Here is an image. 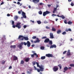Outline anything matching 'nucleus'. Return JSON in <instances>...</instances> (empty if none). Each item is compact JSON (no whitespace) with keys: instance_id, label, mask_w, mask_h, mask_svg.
<instances>
[{"instance_id":"47","label":"nucleus","mask_w":74,"mask_h":74,"mask_svg":"<svg viewBox=\"0 0 74 74\" xmlns=\"http://www.w3.org/2000/svg\"><path fill=\"white\" fill-rule=\"evenodd\" d=\"M47 6L49 8H50V7L51 6V5H47Z\"/></svg>"},{"instance_id":"30","label":"nucleus","mask_w":74,"mask_h":74,"mask_svg":"<svg viewBox=\"0 0 74 74\" xmlns=\"http://www.w3.org/2000/svg\"><path fill=\"white\" fill-rule=\"evenodd\" d=\"M44 48H45V47L43 46H41L40 47V49L42 50H44Z\"/></svg>"},{"instance_id":"2","label":"nucleus","mask_w":74,"mask_h":74,"mask_svg":"<svg viewBox=\"0 0 74 74\" xmlns=\"http://www.w3.org/2000/svg\"><path fill=\"white\" fill-rule=\"evenodd\" d=\"M50 13H51V12L48 11V10H47L46 11L43 12V15L44 16H45L46 15H48V14H49Z\"/></svg>"},{"instance_id":"46","label":"nucleus","mask_w":74,"mask_h":74,"mask_svg":"<svg viewBox=\"0 0 74 74\" xmlns=\"http://www.w3.org/2000/svg\"><path fill=\"white\" fill-rule=\"evenodd\" d=\"M30 21L31 22H32V23H34V21H33L32 20H31Z\"/></svg>"},{"instance_id":"8","label":"nucleus","mask_w":74,"mask_h":74,"mask_svg":"<svg viewBox=\"0 0 74 74\" xmlns=\"http://www.w3.org/2000/svg\"><path fill=\"white\" fill-rule=\"evenodd\" d=\"M49 41V39L48 38H47L44 41L45 43H48Z\"/></svg>"},{"instance_id":"23","label":"nucleus","mask_w":74,"mask_h":74,"mask_svg":"<svg viewBox=\"0 0 74 74\" xmlns=\"http://www.w3.org/2000/svg\"><path fill=\"white\" fill-rule=\"evenodd\" d=\"M37 22L38 25H40L41 23V21H37Z\"/></svg>"},{"instance_id":"48","label":"nucleus","mask_w":74,"mask_h":74,"mask_svg":"<svg viewBox=\"0 0 74 74\" xmlns=\"http://www.w3.org/2000/svg\"><path fill=\"white\" fill-rule=\"evenodd\" d=\"M65 32H69V29H66L65 30Z\"/></svg>"},{"instance_id":"45","label":"nucleus","mask_w":74,"mask_h":74,"mask_svg":"<svg viewBox=\"0 0 74 74\" xmlns=\"http://www.w3.org/2000/svg\"><path fill=\"white\" fill-rule=\"evenodd\" d=\"M42 39H44L45 38H47V37L46 36H44V37H42Z\"/></svg>"},{"instance_id":"63","label":"nucleus","mask_w":74,"mask_h":74,"mask_svg":"<svg viewBox=\"0 0 74 74\" xmlns=\"http://www.w3.org/2000/svg\"><path fill=\"white\" fill-rule=\"evenodd\" d=\"M68 69L69 70H70V69H71V67H69L68 68Z\"/></svg>"},{"instance_id":"1","label":"nucleus","mask_w":74,"mask_h":74,"mask_svg":"<svg viewBox=\"0 0 74 74\" xmlns=\"http://www.w3.org/2000/svg\"><path fill=\"white\" fill-rule=\"evenodd\" d=\"M20 24H21V23H18L16 25H13L12 27L13 28H15V27H18V29H21V25H20Z\"/></svg>"},{"instance_id":"24","label":"nucleus","mask_w":74,"mask_h":74,"mask_svg":"<svg viewBox=\"0 0 74 74\" xmlns=\"http://www.w3.org/2000/svg\"><path fill=\"white\" fill-rule=\"evenodd\" d=\"M14 19L16 21V20H17L18 19V17L17 16H15L14 18Z\"/></svg>"},{"instance_id":"3","label":"nucleus","mask_w":74,"mask_h":74,"mask_svg":"<svg viewBox=\"0 0 74 74\" xmlns=\"http://www.w3.org/2000/svg\"><path fill=\"white\" fill-rule=\"evenodd\" d=\"M53 70L54 71H57L58 70V67L57 66H55L53 68Z\"/></svg>"},{"instance_id":"60","label":"nucleus","mask_w":74,"mask_h":74,"mask_svg":"<svg viewBox=\"0 0 74 74\" xmlns=\"http://www.w3.org/2000/svg\"><path fill=\"white\" fill-rule=\"evenodd\" d=\"M21 45H23V42H21L20 44Z\"/></svg>"},{"instance_id":"28","label":"nucleus","mask_w":74,"mask_h":74,"mask_svg":"<svg viewBox=\"0 0 74 74\" xmlns=\"http://www.w3.org/2000/svg\"><path fill=\"white\" fill-rule=\"evenodd\" d=\"M58 66L60 67V69H62V65L61 64H59L58 65Z\"/></svg>"},{"instance_id":"9","label":"nucleus","mask_w":74,"mask_h":74,"mask_svg":"<svg viewBox=\"0 0 74 74\" xmlns=\"http://www.w3.org/2000/svg\"><path fill=\"white\" fill-rule=\"evenodd\" d=\"M22 14H23V16L24 18H26V14L23 12H22Z\"/></svg>"},{"instance_id":"27","label":"nucleus","mask_w":74,"mask_h":74,"mask_svg":"<svg viewBox=\"0 0 74 74\" xmlns=\"http://www.w3.org/2000/svg\"><path fill=\"white\" fill-rule=\"evenodd\" d=\"M5 62H6V60L5 61H4V60L2 61V64H4V63H5Z\"/></svg>"},{"instance_id":"49","label":"nucleus","mask_w":74,"mask_h":74,"mask_svg":"<svg viewBox=\"0 0 74 74\" xmlns=\"http://www.w3.org/2000/svg\"><path fill=\"white\" fill-rule=\"evenodd\" d=\"M12 25H14V21H12Z\"/></svg>"},{"instance_id":"29","label":"nucleus","mask_w":74,"mask_h":74,"mask_svg":"<svg viewBox=\"0 0 74 74\" xmlns=\"http://www.w3.org/2000/svg\"><path fill=\"white\" fill-rule=\"evenodd\" d=\"M67 23L69 25H70V24H72V23H73V22H71V21H69Z\"/></svg>"},{"instance_id":"22","label":"nucleus","mask_w":74,"mask_h":74,"mask_svg":"<svg viewBox=\"0 0 74 74\" xmlns=\"http://www.w3.org/2000/svg\"><path fill=\"white\" fill-rule=\"evenodd\" d=\"M49 45H52V40H49Z\"/></svg>"},{"instance_id":"39","label":"nucleus","mask_w":74,"mask_h":74,"mask_svg":"<svg viewBox=\"0 0 74 74\" xmlns=\"http://www.w3.org/2000/svg\"><path fill=\"white\" fill-rule=\"evenodd\" d=\"M38 13L39 14H40V15H41V14H42V11H40Z\"/></svg>"},{"instance_id":"5","label":"nucleus","mask_w":74,"mask_h":74,"mask_svg":"<svg viewBox=\"0 0 74 74\" xmlns=\"http://www.w3.org/2000/svg\"><path fill=\"white\" fill-rule=\"evenodd\" d=\"M50 38H51V39L54 38V36H53V33H50Z\"/></svg>"},{"instance_id":"19","label":"nucleus","mask_w":74,"mask_h":74,"mask_svg":"<svg viewBox=\"0 0 74 74\" xmlns=\"http://www.w3.org/2000/svg\"><path fill=\"white\" fill-rule=\"evenodd\" d=\"M62 32V31L60 30H58L57 32V33L58 34H59L60 33Z\"/></svg>"},{"instance_id":"58","label":"nucleus","mask_w":74,"mask_h":74,"mask_svg":"<svg viewBox=\"0 0 74 74\" xmlns=\"http://www.w3.org/2000/svg\"><path fill=\"white\" fill-rule=\"evenodd\" d=\"M37 67H38L40 68L41 67V66H40L39 64L38 65H37Z\"/></svg>"},{"instance_id":"57","label":"nucleus","mask_w":74,"mask_h":74,"mask_svg":"<svg viewBox=\"0 0 74 74\" xmlns=\"http://www.w3.org/2000/svg\"><path fill=\"white\" fill-rule=\"evenodd\" d=\"M12 69V66H11L9 67V69Z\"/></svg>"},{"instance_id":"35","label":"nucleus","mask_w":74,"mask_h":74,"mask_svg":"<svg viewBox=\"0 0 74 74\" xmlns=\"http://www.w3.org/2000/svg\"><path fill=\"white\" fill-rule=\"evenodd\" d=\"M57 12L56 10H54L53 11V13L55 14V12Z\"/></svg>"},{"instance_id":"18","label":"nucleus","mask_w":74,"mask_h":74,"mask_svg":"<svg viewBox=\"0 0 74 74\" xmlns=\"http://www.w3.org/2000/svg\"><path fill=\"white\" fill-rule=\"evenodd\" d=\"M24 36H23L22 35H19L18 39H20L21 38H23Z\"/></svg>"},{"instance_id":"32","label":"nucleus","mask_w":74,"mask_h":74,"mask_svg":"<svg viewBox=\"0 0 74 74\" xmlns=\"http://www.w3.org/2000/svg\"><path fill=\"white\" fill-rule=\"evenodd\" d=\"M58 7H59V5H57L56 6V8H54V10H57V8Z\"/></svg>"},{"instance_id":"54","label":"nucleus","mask_w":74,"mask_h":74,"mask_svg":"<svg viewBox=\"0 0 74 74\" xmlns=\"http://www.w3.org/2000/svg\"><path fill=\"white\" fill-rule=\"evenodd\" d=\"M69 31V32H71V29L70 28H69L68 29V31Z\"/></svg>"},{"instance_id":"42","label":"nucleus","mask_w":74,"mask_h":74,"mask_svg":"<svg viewBox=\"0 0 74 74\" xmlns=\"http://www.w3.org/2000/svg\"><path fill=\"white\" fill-rule=\"evenodd\" d=\"M34 56H35L34 55V53L33 54L31 55L32 58H34Z\"/></svg>"},{"instance_id":"20","label":"nucleus","mask_w":74,"mask_h":74,"mask_svg":"<svg viewBox=\"0 0 74 74\" xmlns=\"http://www.w3.org/2000/svg\"><path fill=\"white\" fill-rule=\"evenodd\" d=\"M10 48H16V46L15 45L13 46L11 45L10 46Z\"/></svg>"},{"instance_id":"6","label":"nucleus","mask_w":74,"mask_h":74,"mask_svg":"<svg viewBox=\"0 0 74 74\" xmlns=\"http://www.w3.org/2000/svg\"><path fill=\"white\" fill-rule=\"evenodd\" d=\"M41 71H43L44 69V67L42 65H41L40 67L39 68Z\"/></svg>"},{"instance_id":"31","label":"nucleus","mask_w":74,"mask_h":74,"mask_svg":"<svg viewBox=\"0 0 74 74\" xmlns=\"http://www.w3.org/2000/svg\"><path fill=\"white\" fill-rule=\"evenodd\" d=\"M34 55H35V56H36V58H38V56L37 54L36 53H34Z\"/></svg>"},{"instance_id":"40","label":"nucleus","mask_w":74,"mask_h":74,"mask_svg":"<svg viewBox=\"0 0 74 74\" xmlns=\"http://www.w3.org/2000/svg\"><path fill=\"white\" fill-rule=\"evenodd\" d=\"M24 63V61L23 60H22L21 62V64H23Z\"/></svg>"},{"instance_id":"26","label":"nucleus","mask_w":74,"mask_h":74,"mask_svg":"<svg viewBox=\"0 0 74 74\" xmlns=\"http://www.w3.org/2000/svg\"><path fill=\"white\" fill-rule=\"evenodd\" d=\"M52 30L53 32H55V31H56V30L55 28L53 27H52Z\"/></svg>"},{"instance_id":"53","label":"nucleus","mask_w":74,"mask_h":74,"mask_svg":"<svg viewBox=\"0 0 74 74\" xmlns=\"http://www.w3.org/2000/svg\"><path fill=\"white\" fill-rule=\"evenodd\" d=\"M67 52V51H64L63 52V54H65V53Z\"/></svg>"},{"instance_id":"33","label":"nucleus","mask_w":74,"mask_h":74,"mask_svg":"<svg viewBox=\"0 0 74 74\" xmlns=\"http://www.w3.org/2000/svg\"><path fill=\"white\" fill-rule=\"evenodd\" d=\"M36 41L37 42H40V40H39V39H38V38H37V40H36Z\"/></svg>"},{"instance_id":"4","label":"nucleus","mask_w":74,"mask_h":74,"mask_svg":"<svg viewBox=\"0 0 74 74\" xmlns=\"http://www.w3.org/2000/svg\"><path fill=\"white\" fill-rule=\"evenodd\" d=\"M46 56L47 57H48V58H51L52 57H53V55L52 54H46Z\"/></svg>"},{"instance_id":"16","label":"nucleus","mask_w":74,"mask_h":74,"mask_svg":"<svg viewBox=\"0 0 74 74\" xmlns=\"http://www.w3.org/2000/svg\"><path fill=\"white\" fill-rule=\"evenodd\" d=\"M71 55V53L70 52V50H68V52L67 53V56H70Z\"/></svg>"},{"instance_id":"12","label":"nucleus","mask_w":74,"mask_h":74,"mask_svg":"<svg viewBox=\"0 0 74 74\" xmlns=\"http://www.w3.org/2000/svg\"><path fill=\"white\" fill-rule=\"evenodd\" d=\"M32 1L34 3H37L40 1V0H33Z\"/></svg>"},{"instance_id":"59","label":"nucleus","mask_w":74,"mask_h":74,"mask_svg":"<svg viewBox=\"0 0 74 74\" xmlns=\"http://www.w3.org/2000/svg\"><path fill=\"white\" fill-rule=\"evenodd\" d=\"M46 47H49L50 46H49V45H47Z\"/></svg>"},{"instance_id":"25","label":"nucleus","mask_w":74,"mask_h":74,"mask_svg":"<svg viewBox=\"0 0 74 74\" xmlns=\"http://www.w3.org/2000/svg\"><path fill=\"white\" fill-rule=\"evenodd\" d=\"M64 69L65 71H67V70H68V67H65L64 68Z\"/></svg>"},{"instance_id":"62","label":"nucleus","mask_w":74,"mask_h":74,"mask_svg":"<svg viewBox=\"0 0 74 74\" xmlns=\"http://www.w3.org/2000/svg\"><path fill=\"white\" fill-rule=\"evenodd\" d=\"M35 45L33 44L31 46L32 47H34L35 46Z\"/></svg>"},{"instance_id":"15","label":"nucleus","mask_w":74,"mask_h":74,"mask_svg":"<svg viewBox=\"0 0 74 74\" xmlns=\"http://www.w3.org/2000/svg\"><path fill=\"white\" fill-rule=\"evenodd\" d=\"M25 60L26 62H29V60H30V58H27L25 59Z\"/></svg>"},{"instance_id":"21","label":"nucleus","mask_w":74,"mask_h":74,"mask_svg":"<svg viewBox=\"0 0 74 74\" xmlns=\"http://www.w3.org/2000/svg\"><path fill=\"white\" fill-rule=\"evenodd\" d=\"M40 59H42V60H44V59H45V56H42Z\"/></svg>"},{"instance_id":"64","label":"nucleus","mask_w":74,"mask_h":74,"mask_svg":"<svg viewBox=\"0 0 74 74\" xmlns=\"http://www.w3.org/2000/svg\"><path fill=\"white\" fill-rule=\"evenodd\" d=\"M44 4L42 3H40V5H42Z\"/></svg>"},{"instance_id":"50","label":"nucleus","mask_w":74,"mask_h":74,"mask_svg":"<svg viewBox=\"0 0 74 74\" xmlns=\"http://www.w3.org/2000/svg\"><path fill=\"white\" fill-rule=\"evenodd\" d=\"M26 27H27V26L26 25H24L23 26V27L24 29L26 28Z\"/></svg>"},{"instance_id":"36","label":"nucleus","mask_w":74,"mask_h":74,"mask_svg":"<svg viewBox=\"0 0 74 74\" xmlns=\"http://www.w3.org/2000/svg\"><path fill=\"white\" fill-rule=\"evenodd\" d=\"M74 3L73 2H71V6H74Z\"/></svg>"},{"instance_id":"51","label":"nucleus","mask_w":74,"mask_h":74,"mask_svg":"<svg viewBox=\"0 0 74 74\" xmlns=\"http://www.w3.org/2000/svg\"><path fill=\"white\" fill-rule=\"evenodd\" d=\"M64 23H65V24H67V21L66 20H65L64 21Z\"/></svg>"},{"instance_id":"38","label":"nucleus","mask_w":74,"mask_h":74,"mask_svg":"<svg viewBox=\"0 0 74 74\" xmlns=\"http://www.w3.org/2000/svg\"><path fill=\"white\" fill-rule=\"evenodd\" d=\"M32 63L33 65H35V64H36V62L33 61L32 62Z\"/></svg>"},{"instance_id":"11","label":"nucleus","mask_w":74,"mask_h":74,"mask_svg":"<svg viewBox=\"0 0 74 74\" xmlns=\"http://www.w3.org/2000/svg\"><path fill=\"white\" fill-rule=\"evenodd\" d=\"M27 46L28 47H30V45H31V44L29 41H27Z\"/></svg>"},{"instance_id":"61","label":"nucleus","mask_w":74,"mask_h":74,"mask_svg":"<svg viewBox=\"0 0 74 74\" xmlns=\"http://www.w3.org/2000/svg\"><path fill=\"white\" fill-rule=\"evenodd\" d=\"M4 4V2L2 1V3H1V5H3V4Z\"/></svg>"},{"instance_id":"44","label":"nucleus","mask_w":74,"mask_h":74,"mask_svg":"<svg viewBox=\"0 0 74 74\" xmlns=\"http://www.w3.org/2000/svg\"><path fill=\"white\" fill-rule=\"evenodd\" d=\"M27 43H26L25 42H23V44L24 45H27Z\"/></svg>"},{"instance_id":"43","label":"nucleus","mask_w":74,"mask_h":74,"mask_svg":"<svg viewBox=\"0 0 74 74\" xmlns=\"http://www.w3.org/2000/svg\"><path fill=\"white\" fill-rule=\"evenodd\" d=\"M66 34V32H63L62 33V34H63V35H65V34Z\"/></svg>"},{"instance_id":"37","label":"nucleus","mask_w":74,"mask_h":74,"mask_svg":"<svg viewBox=\"0 0 74 74\" xmlns=\"http://www.w3.org/2000/svg\"><path fill=\"white\" fill-rule=\"evenodd\" d=\"M21 12H22V10H21L20 11H19L18 12V14H21Z\"/></svg>"},{"instance_id":"41","label":"nucleus","mask_w":74,"mask_h":74,"mask_svg":"<svg viewBox=\"0 0 74 74\" xmlns=\"http://www.w3.org/2000/svg\"><path fill=\"white\" fill-rule=\"evenodd\" d=\"M36 38H37L36 36H33V37H32V38L33 39H36Z\"/></svg>"},{"instance_id":"52","label":"nucleus","mask_w":74,"mask_h":74,"mask_svg":"<svg viewBox=\"0 0 74 74\" xmlns=\"http://www.w3.org/2000/svg\"><path fill=\"white\" fill-rule=\"evenodd\" d=\"M51 16H57L56 14H53L51 15Z\"/></svg>"},{"instance_id":"34","label":"nucleus","mask_w":74,"mask_h":74,"mask_svg":"<svg viewBox=\"0 0 74 74\" xmlns=\"http://www.w3.org/2000/svg\"><path fill=\"white\" fill-rule=\"evenodd\" d=\"M70 66H71V67H74V64H71L70 65Z\"/></svg>"},{"instance_id":"7","label":"nucleus","mask_w":74,"mask_h":74,"mask_svg":"<svg viewBox=\"0 0 74 74\" xmlns=\"http://www.w3.org/2000/svg\"><path fill=\"white\" fill-rule=\"evenodd\" d=\"M56 48V45H51L50 47V49H51V48Z\"/></svg>"},{"instance_id":"13","label":"nucleus","mask_w":74,"mask_h":74,"mask_svg":"<svg viewBox=\"0 0 74 74\" xmlns=\"http://www.w3.org/2000/svg\"><path fill=\"white\" fill-rule=\"evenodd\" d=\"M17 47L18 48L20 49H22V46L21 44H19L17 46Z\"/></svg>"},{"instance_id":"56","label":"nucleus","mask_w":74,"mask_h":74,"mask_svg":"<svg viewBox=\"0 0 74 74\" xmlns=\"http://www.w3.org/2000/svg\"><path fill=\"white\" fill-rule=\"evenodd\" d=\"M37 70L38 72H40V70L38 69H37Z\"/></svg>"},{"instance_id":"14","label":"nucleus","mask_w":74,"mask_h":74,"mask_svg":"<svg viewBox=\"0 0 74 74\" xmlns=\"http://www.w3.org/2000/svg\"><path fill=\"white\" fill-rule=\"evenodd\" d=\"M57 16H58V17H60V18H62V19H64L65 18V17L63 15H62V16H59V15H58Z\"/></svg>"},{"instance_id":"55","label":"nucleus","mask_w":74,"mask_h":74,"mask_svg":"<svg viewBox=\"0 0 74 74\" xmlns=\"http://www.w3.org/2000/svg\"><path fill=\"white\" fill-rule=\"evenodd\" d=\"M34 68L36 70H37L38 69L35 67V66H34Z\"/></svg>"},{"instance_id":"10","label":"nucleus","mask_w":74,"mask_h":74,"mask_svg":"<svg viewBox=\"0 0 74 74\" xmlns=\"http://www.w3.org/2000/svg\"><path fill=\"white\" fill-rule=\"evenodd\" d=\"M13 58L14 60H18V57L15 56H13Z\"/></svg>"},{"instance_id":"17","label":"nucleus","mask_w":74,"mask_h":74,"mask_svg":"<svg viewBox=\"0 0 74 74\" xmlns=\"http://www.w3.org/2000/svg\"><path fill=\"white\" fill-rule=\"evenodd\" d=\"M25 40H29V38L27 37L24 36L23 38Z\"/></svg>"}]
</instances>
